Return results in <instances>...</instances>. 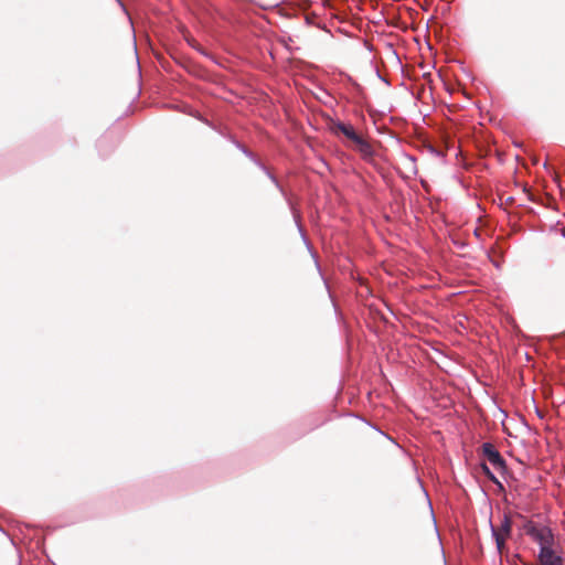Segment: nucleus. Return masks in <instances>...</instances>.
<instances>
[{
	"label": "nucleus",
	"instance_id": "obj_6",
	"mask_svg": "<svg viewBox=\"0 0 565 565\" xmlns=\"http://www.w3.org/2000/svg\"><path fill=\"white\" fill-rule=\"evenodd\" d=\"M494 539H495L497 548H498L499 553L502 554V552L505 547V540L508 537L494 536Z\"/></svg>",
	"mask_w": 565,
	"mask_h": 565
},
{
	"label": "nucleus",
	"instance_id": "obj_2",
	"mask_svg": "<svg viewBox=\"0 0 565 565\" xmlns=\"http://www.w3.org/2000/svg\"><path fill=\"white\" fill-rule=\"evenodd\" d=\"M482 452L484 457L493 465L494 468L499 470H505V461L492 444L484 443L482 445Z\"/></svg>",
	"mask_w": 565,
	"mask_h": 565
},
{
	"label": "nucleus",
	"instance_id": "obj_1",
	"mask_svg": "<svg viewBox=\"0 0 565 565\" xmlns=\"http://www.w3.org/2000/svg\"><path fill=\"white\" fill-rule=\"evenodd\" d=\"M524 533L540 544L539 562L541 565H563L562 556L554 550V535L550 527L537 526L532 521L523 525Z\"/></svg>",
	"mask_w": 565,
	"mask_h": 565
},
{
	"label": "nucleus",
	"instance_id": "obj_7",
	"mask_svg": "<svg viewBox=\"0 0 565 565\" xmlns=\"http://www.w3.org/2000/svg\"><path fill=\"white\" fill-rule=\"evenodd\" d=\"M482 470L484 472V475L491 480L493 481L494 483L499 484V481L497 480V478L494 477V475L491 472V470L486 466V465H482Z\"/></svg>",
	"mask_w": 565,
	"mask_h": 565
},
{
	"label": "nucleus",
	"instance_id": "obj_3",
	"mask_svg": "<svg viewBox=\"0 0 565 565\" xmlns=\"http://www.w3.org/2000/svg\"><path fill=\"white\" fill-rule=\"evenodd\" d=\"M354 149L360 152L363 159L371 160L374 153V150L369 141H366L361 136L353 142Z\"/></svg>",
	"mask_w": 565,
	"mask_h": 565
},
{
	"label": "nucleus",
	"instance_id": "obj_4",
	"mask_svg": "<svg viewBox=\"0 0 565 565\" xmlns=\"http://www.w3.org/2000/svg\"><path fill=\"white\" fill-rule=\"evenodd\" d=\"M512 521L509 514L504 513L499 527L492 526L493 536L509 537L511 535Z\"/></svg>",
	"mask_w": 565,
	"mask_h": 565
},
{
	"label": "nucleus",
	"instance_id": "obj_5",
	"mask_svg": "<svg viewBox=\"0 0 565 565\" xmlns=\"http://www.w3.org/2000/svg\"><path fill=\"white\" fill-rule=\"evenodd\" d=\"M332 130L335 132V134H342L344 135L349 140H351L352 142H354L359 137L360 135H358L353 128V126L351 125H347V124H343V122H335L332 127Z\"/></svg>",
	"mask_w": 565,
	"mask_h": 565
}]
</instances>
